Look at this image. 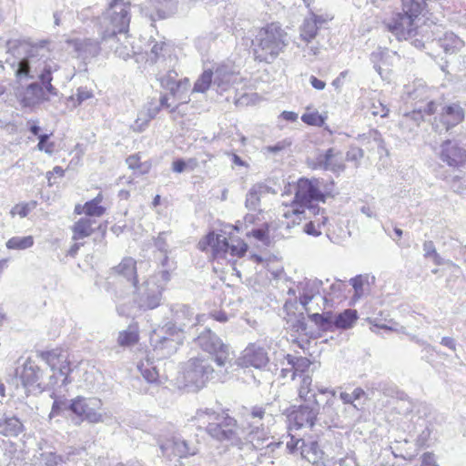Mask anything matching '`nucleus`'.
<instances>
[{
    "label": "nucleus",
    "mask_w": 466,
    "mask_h": 466,
    "mask_svg": "<svg viewBox=\"0 0 466 466\" xmlns=\"http://www.w3.org/2000/svg\"><path fill=\"white\" fill-rule=\"evenodd\" d=\"M378 390L385 396L393 397L397 393V387L390 382L381 381L378 383Z\"/></svg>",
    "instance_id": "nucleus-59"
},
{
    "label": "nucleus",
    "mask_w": 466,
    "mask_h": 466,
    "mask_svg": "<svg viewBox=\"0 0 466 466\" xmlns=\"http://www.w3.org/2000/svg\"><path fill=\"white\" fill-rule=\"evenodd\" d=\"M50 137V135L48 134H41L38 136V144H37V148L40 150V151H45L46 153H48V154H51L52 153V147H53V144H49L46 146V142L47 140L49 139Z\"/></svg>",
    "instance_id": "nucleus-62"
},
{
    "label": "nucleus",
    "mask_w": 466,
    "mask_h": 466,
    "mask_svg": "<svg viewBox=\"0 0 466 466\" xmlns=\"http://www.w3.org/2000/svg\"><path fill=\"white\" fill-rule=\"evenodd\" d=\"M228 244L226 237L215 233H209L203 241L199 242L202 249L208 246L212 248L215 257L223 256L228 252Z\"/></svg>",
    "instance_id": "nucleus-30"
},
{
    "label": "nucleus",
    "mask_w": 466,
    "mask_h": 466,
    "mask_svg": "<svg viewBox=\"0 0 466 466\" xmlns=\"http://www.w3.org/2000/svg\"><path fill=\"white\" fill-rule=\"evenodd\" d=\"M46 42L32 45L25 41H8L6 57L0 60V67L4 63L9 66L18 82L37 79L18 93L24 106H35L48 96H56L57 89L52 85L53 73L59 69L58 64L50 57V50Z\"/></svg>",
    "instance_id": "nucleus-1"
},
{
    "label": "nucleus",
    "mask_w": 466,
    "mask_h": 466,
    "mask_svg": "<svg viewBox=\"0 0 466 466\" xmlns=\"http://www.w3.org/2000/svg\"><path fill=\"white\" fill-rule=\"evenodd\" d=\"M213 86L218 92L228 90L237 80L238 75L228 66H219L213 73Z\"/></svg>",
    "instance_id": "nucleus-26"
},
{
    "label": "nucleus",
    "mask_w": 466,
    "mask_h": 466,
    "mask_svg": "<svg viewBox=\"0 0 466 466\" xmlns=\"http://www.w3.org/2000/svg\"><path fill=\"white\" fill-rule=\"evenodd\" d=\"M404 95L409 100L424 101L429 97V89L421 79L404 86Z\"/></svg>",
    "instance_id": "nucleus-35"
},
{
    "label": "nucleus",
    "mask_w": 466,
    "mask_h": 466,
    "mask_svg": "<svg viewBox=\"0 0 466 466\" xmlns=\"http://www.w3.org/2000/svg\"><path fill=\"white\" fill-rule=\"evenodd\" d=\"M207 433L219 442L242 449L244 441L239 436L238 421L228 413L221 412L214 422L207 427Z\"/></svg>",
    "instance_id": "nucleus-9"
},
{
    "label": "nucleus",
    "mask_w": 466,
    "mask_h": 466,
    "mask_svg": "<svg viewBox=\"0 0 466 466\" xmlns=\"http://www.w3.org/2000/svg\"><path fill=\"white\" fill-rule=\"evenodd\" d=\"M102 44L112 50L116 56L122 58L123 60H127L131 58L136 51L134 50V46L129 40V35H127V40L119 35H116V38L114 40H107L106 42H102Z\"/></svg>",
    "instance_id": "nucleus-27"
},
{
    "label": "nucleus",
    "mask_w": 466,
    "mask_h": 466,
    "mask_svg": "<svg viewBox=\"0 0 466 466\" xmlns=\"http://www.w3.org/2000/svg\"><path fill=\"white\" fill-rule=\"evenodd\" d=\"M389 50L387 48L379 47L376 51L372 52L370 55V59L374 64V69L379 73V75L382 77L381 67L377 64L379 60H381L383 56L388 54Z\"/></svg>",
    "instance_id": "nucleus-56"
},
{
    "label": "nucleus",
    "mask_w": 466,
    "mask_h": 466,
    "mask_svg": "<svg viewBox=\"0 0 466 466\" xmlns=\"http://www.w3.org/2000/svg\"><path fill=\"white\" fill-rule=\"evenodd\" d=\"M170 310L173 314L174 323L167 325L175 326L177 332H182L187 326H195L203 317L196 315L194 309L186 304L172 305Z\"/></svg>",
    "instance_id": "nucleus-18"
},
{
    "label": "nucleus",
    "mask_w": 466,
    "mask_h": 466,
    "mask_svg": "<svg viewBox=\"0 0 466 466\" xmlns=\"http://www.w3.org/2000/svg\"><path fill=\"white\" fill-rule=\"evenodd\" d=\"M275 419L270 403L254 405L246 408L243 412V432L245 433L246 442L252 445L256 450H265L258 456V461L269 452H274L279 449L283 441H271L270 425L274 424Z\"/></svg>",
    "instance_id": "nucleus-2"
},
{
    "label": "nucleus",
    "mask_w": 466,
    "mask_h": 466,
    "mask_svg": "<svg viewBox=\"0 0 466 466\" xmlns=\"http://www.w3.org/2000/svg\"><path fill=\"white\" fill-rule=\"evenodd\" d=\"M101 200L102 198L98 195L92 200L87 201L83 206L84 213L88 217H101L106 211V208L100 205Z\"/></svg>",
    "instance_id": "nucleus-46"
},
{
    "label": "nucleus",
    "mask_w": 466,
    "mask_h": 466,
    "mask_svg": "<svg viewBox=\"0 0 466 466\" xmlns=\"http://www.w3.org/2000/svg\"><path fill=\"white\" fill-rule=\"evenodd\" d=\"M268 352L264 347L250 343L243 350L241 362L246 367L251 366L256 369H262L268 363Z\"/></svg>",
    "instance_id": "nucleus-21"
},
{
    "label": "nucleus",
    "mask_w": 466,
    "mask_h": 466,
    "mask_svg": "<svg viewBox=\"0 0 466 466\" xmlns=\"http://www.w3.org/2000/svg\"><path fill=\"white\" fill-rule=\"evenodd\" d=\"M313 169H323L331 172H341L345 169L342 160V154L339 150L330 147L324 153H319L314 159L309 162Z\"/></svg>",
    "instance_id": "nucleus-16"
},
{
    "label": "nucleus",
    "mask_w": 466,
    "mask_h": 466,
    "mask_svg": "<svg viewBox=\"0 0 466 466\" xmlns=\"http://www.w3.org/2000/svg\"><path fill=\"white\" fill-rule=\"evenodd\" d=\"M346 288L345 283L340 280H336L332 284H330L329 290H326L322 288V297H320L321 305L317 302V306L320 310H324L329 301H332L334 298L341 297L344 289Z\"/></svg>",
    "instance_id": "nucleus-36"
},
{
    "label": "nucleus",
    "mask_w": 466,
    "mask_h": 466,
    "mask_svg": "<svg viewBox=\"0 0 466 466\" xmlns=\"http://www.w3.org/2000/svg\"><path fill=\"white\" fill-rule=\"evenodd\" d=\"M179 332L176 327L166 325L150 335V344L153 347L152 358L147 357L137 364V370L148 383H163L167 380L165 372L161 371L162 359L174 354L180 344Z\"/></svg>",
    "instance_id": "nucleus-4"
},
{
    "label": "nucleus",
    "mask_w": 466,
    "mask_h": 466,
    "mask_svg": "<svg viewBox=\"0 0 466 466\" xmlns=\"http://www.w3.org/2000/svg\"><path fill=\"white\" fill-rule=\"evenodd\" d=\"M358 319V313L355 309H345L342 312L334 315L333 314V330L348 329L353 327Z\"/></svg>",
    "instance_id": "nucleus-37"
},
{
    "label": "nucleus",
    "mask_w": 466,
    "mask_h": 466,
    "mask_svg": "<svg viewBox=\"0 0 466 466\" xmlns=\"http://www.w3.org/2000/svg\"><path fill=\"white\" fill-rule=\"evenodd\" d=\"M25 431L24 421L12 412H5L0 417V435L16 438Z\"/></svg>",
    "instance_id": "nucleus-23"
},
{
    "label": "nucleus",
    "mask_w": 466,
    "mask_h": 466,
    "mask_svg": "<svg viewBox=\"0 0 466 466\" xmlns=\"http://www.w3.org/2000/svg\"><path fill=\"white\" fill-rule=\"evenodd\" d=\"M288 44L287 33L277 23L261 28L252 41L255 58L271 63L283 52Z\"/></svg>",
    "instance_id": "nucleus-6"
},
{
    "label": "nucleus",
    "mask_w": 466,
    "mask_h": 466,
    "mask_svg": "<svg viewBox=\"0 0 466 466\" xmlns=\"http://www.w3.org/2000/svg\"><path fill=\"white\" fill-rule=\"evenodd\" d=\"M315 311L307 312L309 320L322 331H333V313L331 311L323 313Z\"/></svg>",
    "instance_id": "nucleus-38"
},
{
    "label": "nucleus",
    "mask_w": 466,
    "mask_h": 466,
    "mask_svg": "<svg viewBox=\"0 0 466 466\" xmlns=\"http://www.w3.org/2000/svg\"><path fill=\"white\" fill-rule=\"evenodd\" d=\"M248 250V245L241 239H231L228 244V252L233 257H243Z\"/></svg>",
    "instance_id": "nucleus-50"
},
{
    "label": "nucleus",
    "mask_w": 466,
    "mask_h": 466,
    "mask_svg": "<svg viewBox=\"0 0 466 466\" xmlns=\"http://www.w3.org/2000/svg\"><path fill=\"white\" fill-rule=\"evenodd\" d=\"M94 222L90 218H81L77 220L72 227L73 240L77 241L89 237L94 231L92 228Z\"/></svg>",
    "instance_id": "nucleus-39"
},
{
    "label": "nucleus",
    "mask_w": 466,
    "mask_h": 466,
    "mask_svg": "<svg viewBox=\"0 0 466 466\" xmlns=\"http://www.w3.org/2000/svg\"><path fill=\"white\" fill-rule=\"evenodd\" d=\"M304 214L310 218V220L304 225L303 231L309 236H320L321 228L324 227L328 221V218L324 215V210L318 208L315 210V213L306 212Z\"/></svg>",
    "instance_id": "nucleus-29"
},
{
    "label": "nucleus",
    "mask_w": 466,
    "mask_h": 466,
    "mask_svg": "<svg viewBox=\"0 0 466 466\" xmlns=\"http://www.w3.org/2000/svg\"><path fill=\"white\" fill-rule=\"evenodd\" d=\"M213 72L211 70H205L195 82L193 92H206L209 88L211 84H213Z\"/></svg>",
    "instance_id": "nucleus-47"
},
{
    "label": "nucleus",
    "mask_w": 466,
    "mask_h": 466,
    "mask_svg": "<svg viewBox=\"0 0 466 466\" xmlns=\"http://www.w3.org/2000/svg\"><path fill=\"white\" fill-rule=\"evenodd\" d=\"M440 46L446 54L457 52L463 45V42L452 32H447L444 36L438 40Z\"/></svg>",
    "instance_id": "nucleus-42"
},
{
    "label": "nucleus",
    "mask_w": 466,
    "mask_h": 466,
    "mask_svg": "<svg viewBox=\"0 0 466 466\" xmlns=\"http://www.w3.org/2000/svg\"><path fill=\"white\" fill-rule=\"evenodd\" d=\"M168 263H166L165 266L162 265V269L159 270L157 273L151 276L147 280L148 284H153V286H162L163 290L165 289V287L167 283L170 280L171 275V267L168 266Z\"/></svg>",
    "instance_id": "nucleus-45"
},
{
    "label": "nucleus",
    "mask_w": 466,
    "mask_h": 466,
    "mask_svg": "<svg viewBox=\"0 0 466 466\" xmlns=\"http://www.w3.org/2000/svg\"><path fill=\"white\" fill-rule=\"evenodd\" d=\"M137 262L132 258H125L115 268L116 272L130 282L131 287L137 288Z\"/></svg>",
    "instance_id": "nucleus-33"
},
{
    "label": "nucleus",
    "mask_w": 466,
    "mask_h": 466,
    "mask_svg": "<svg viewBox=\"0 0 466 466\" xmlns=\"http://www.w3.org/2000/svg\"><path fill=\"white\" fill-rule=\"evenodd\" d=\"M323 284V281L319 279H305L297 284L296 290L290 289L289 294L295 295L298 292L299 302L306 312L319 310L317 304H313V300H320Z\"/></svg>",
    "instance_id": "nucleus-14"
},
{
    "label": "nucleus",
    "mask_w": 466,
    "mask_h": 466,
    "mask_svg": "<svg viewBox=\"0 0 466 466\" xmlns=\"http://www.w3.org/2000/svg\"><path fill=\"white\" fill-rule=\"evenodd\" d=\"M66 44L76 53L77 57L86 59L99 54L102 42L89 37H76L67 39Z\"/></svg>",
    "instance_id": "nucleus-20"
},
{
    "label": "nucleus",
    "mask_w": 466,
    "mask_h": 466,
    "mask_svg": "<svg viewBox=\"0 0 466 466\" xmlns=\"http://www.w3.org/2000/svg\"><path fill=\"white\" fill-rule=\"evenodd\" d=\"M425 7V0H402V12L394 14L385 22L387 30L398 40H410L416 48H422L431 38L428 25H420Z\"/></svg>",
    "instance_id": "nucleus-3"
},
{
    "label": "nucleus",
    "mask_w": 466,
    "mask_h": 466,
    "mask_svg": "<svg viewBox=\"0 0 466 466\" xmlns=\"http://www.w3.org/2000/svg\"><path fill=\"white\" fill-rule=\"evenodd\" d=\"M464 119V110L459 104H451L443 107L441 116V121L444 126L445 131L457 126Z\"/></svg>",
    "instance_id": "nucleus-28"
},
{
    "label": "nucleus",
    "mask_w": 466,
    "mask_h": 466,
    "mask_svg": "<svg viewBox=\"0 0 466 466\" xmlns=\"http://www.w3.org/2000/svg\"><path fill=\"white\" fill-rule=\"evenodd\" d=\"M313 201L325 202V195L319 189V181L308 178L299 179L295 192V203L299 206V208H294L293 213H315V210L319 208L313 205Z\"/></svg>",
    "instance_id": "nucleus-11"
},
{
    "label": "nucleus",
    "mask_w": 466,
    "mask_h": 466,
    "mask_svg": "<svg viewBox=\"0 0 466 466\" xmlns=\"http://www.w3.org/2000/svg\"><path fill=\"white\" fill-rule=\"evenodd\" d=\"M160 110L161 108L160 106H158L157 101L155 99L148 101L144 110H141L137 115V118L135 123L137 129L138 131L144 130L149 121L155 118Z\"/></svg>",
    "instance_id": "nucleus-31"
},
{
    "label": "nucleus",
    "mask_w": 466,
    "mask_h": 466,
    "mask_svg": "<svg viewBox=\"0 0 466 466\" xmlns=\"http://www.w3.org/2000/svg\"><path fill=\"white\" fill-rule=\"evenodd\" d=\"M291 146V141L289 139H283L277 142L274 145L267 146L263 148L264 153H271L273 155H279L282 151L286 150Z\"/></svg>",
    "instance_id": "nucleus-55"
},
{
    "label": "nucleus",
    "mask_w": 466,
    "mask_h": 466,
    "mask_svg": "<svg viewBox=\"0 0 466 466\" xmlns=\"http://www.w3.org/2000/svg\"><path fill=\"white\" fill-rule=\"evenodd\" d=\"M286 360L289 365H290V370H293L291 379L294 380L298 374L304 373L310 366V360L306 357H296L290 354L286 356Z\"/></svg>",
    "instance_id": "nucleus-44"
},
{
    "label": "nucleus",
    "mask_w": 466,
    "mask_h": 466,
    "mask_svg": "<svg viewBox=\"0 0 466 466\" xmlns=\"http://www.w3.org/2000/svg\"><path fill=\"white\" fill-rule=\"evenodd\" d=\"M217 372L205 358H191L183 368V379L187 387L195 390L202 389L208 381L216 378Z\"/></svg>",
    "instance_id": "nucleus-10"
},
{
    "label": "nucleus",
    "mask_w": 466,
    "mask_h": 466,
    "mask_svg": "<svg viewBox=\"0 0 466 466\" xmlns=\"http://www.w3.org/2000/svg\"><path fill=\"white\" fill-rule=\"evenodd\" d=\"M42 376L40 368L30 359H28L23 365V370L20 373V380L25 389L35 388L42 390L39 380Z\"/></svg>",
    "instance_id": "nucleus-24"
},
{
    "label": "nucleus",
    "mask_w": 466,
    "mask_h": 466,
    "mask_svg": "<svg viewBox=\"0 0 466 466\" xmlns=\"http://www.w3.org/2000/svg\"><path fill=\"white\" fill-rule=\"evenodd\" d=\"M299 397L304 402H311L312 404H317V402H319L317 400L316 390L312 385V378L310 376H303L299 389Z\"/></svg>",
    "instance_id": "nucleus-40"
},
{
    "label": "nucleus",
    "mask_w": 466,
    "mask_h": 466,
    "mask_svg": "<svg viewBox=\"0 0 466 466\" xmlns=\"http://www.w3.org/2000/svg\"><path fill=\"white\" fill-rule=\"evenodd\" d=\"M167 232L166 231H163V232H160L158 234V236L157 237V238L155 239V246L156 248L162 253H164V258L162 260V263L163 266L166 265V263L168 262V257H167V253H168V245L167 243Z\"/></svg>",
    "instance_id": "nucleus-52"
},
{
    "label": "nucleus",
    "mask_w": 466,
    "mask_h": 466,
    "mask_svg": "<svg viewBox=\"0 0 466 466\" xmlns=\"http://www.w3.org/2000/svg\"><path fill=\"white\" fill-rule=\"evenodd\" d=\"M318 18L315 15L306 17L300 25V37L305 42H310L317 35L319 30Z\"/></svg>",
    "instance_id": "nucleus-43"
},
{
    "label": "nucleus",
    "mask_w": 466,
    "mask_h": 466,
    "mask_svg": "<svg viewBox=\"0 0 466 466\" xmlns=\"http://www.w3.org/2000/svg\"><path fill=\"white\" fill-rule=\"evenodd\" d=\"M135 303L140 309L149 310L157 308L162 299L163 287L153 286L147 280L142 286L136 288Z\"/></svg>",
    "instance_id": "nucleus-15"
},
{
    "label": "nucleus",
    "mask_w": 466,
    "mask_h": 466,
    "mask_svg": "<svg viewBox=\"0 0 466 466\" xmlns=\"http://www.w3.org/2000/svg\"><path fill=\"white\" fill-rule=\"evenodd\" d=\"M270 187L263 183H258L252 186L246 197V208L256 211L260 206V198L269 193Z\"/></svg>",
    "instance_id": "nucleus-32"
},
{
    "label": "nucleus",
    "mask_w": 466,
    "mask_h": 466,
    "mask_svg": "<svg viewBox=\"0 0 466 466\" xmlns=\"http://www.w3.org/2000/svg\"><path fill=\"white\" fill-rule=\"evenodd\" d=\"M39 355L53 371V375L49 378L51 386L57 384V376L63 377L62 385L66 386L71 382L68 379L71 368L66 350L57 348L48 351H41Z\"/></svg>",
    "instance_id": "nucleus-13"
},
{
    "label": "nucleus",
    "mask_w": 466,
    "mask_h": 466,
    "mask_svg": "<svg viewBox=\"0 0 466 466\" xmlns=\"http://www.w3.org/2000/svg\"><path fill=\"white\" fill-rule=\"evenodd\" d=\"M339 405L334 398L327 399L325 404L321 408V411L319 410V420L323 419V422L327 425H338L339 421Z\"/></svg>",
    "instance_id": "nucleus-34"
},
{
    "label": "nucleus",
    "mask_w": 466,
    "mask_h": 466,
    "mask_svg": "<svg viewBox=\"0 0 466 466\" xmlns=\"http://www.w3.org/2000/svg\"><path fill=\"white\" fill-rule=\"evenodd\" d=\"M326 117L319 114V112L305 113L301 116V120L310 126L322 127L325 123Z\"/></svg>",
    "instance_id": "nucleus-53"
},
{
    "label": "nucleus",
    "mask_w": 466,
    "mask_h": 466,
    "mask_svg": "<svg viewBox=\"0 0 466 466\" xmlns=\"http://www.w3.org/2000/svg\"><path fill=\"white\" fill-rule=\"evenodd\" d=\"M420 466H440L436 463L435 456L432 453L425 452L421 456Z\"/></svg>",
    "instance_id": "nucleus-64"
},
{
    "label": "nucleus",
    "mask_w": 466,
    "mask_h": 466,
    "mask_svg": "<svg viewBox=\"0 0 466 466\" xmlns=\"http://www.w3.org/2000/svg\"><path fill=\"white\" fill-rule=\"evenodd\" d=\"M147 61L157 65L160 84L170 92L173 97L177 96L180 88L187 89L189 86L187 78L177 80L178 76L176 71L177 57L172 54L171 47L165 42H155L152 45L147 54Z\"/></svg>",
    "instance_id": "nucleus-5"
},
{
    "label": "nucleus",
    "mask_w": 466,
    "mask_h": 466,
    "mask_svg": "<svg viewBox=\"0 0 466 466\" xmlns=\"http://www.w3.org/2000/svg\"><path fill=\"white\" fill-rule=\"evenodd\" d=\"M170 96H172L170 93L161 95L157 104L160 106V108L168 109L170 113H175L177 110L179 104L173 105L172 103H169Z\"/></svg>",
    "instance_id": "nucleus-58"
},
{
    "label": "nucleus",
    "mask_w": 466,
    "mask_h": 466,
    "mask_svg": "<svg viewBox=\"0 0 466 466\" xmlns=\"http://www.w3.org/2000/svg\"><path fill=\"white\" fill-rule=\"evenodd\" d=\"M196 344L204 351L213 356L218 367H226L230 363L229 346L222 342L209 329H205L196 339Z\"/></svg>",
    "instance_id": "nucleus-12"
},
{
    "label": "nucleus",
    "mask_w": 466,
    "mask_h": 466,
    "mask_svg": "<svg viewBox=\"0 0 466 466\" xmlns=\"http://www.w3.org/2000/svg\"><path fill=\"white\" fill-rule=\"evenodd\" d=\"M162 455L171 460V457L179 459L195 455L198 449L195 445H190L186 440L174 436L165 443L160 445Z\"/></svg>",
    "instance_id": "nucleus-17"
},
{
    "label": "nucleus",
    "mask_w": 466,
    "mask_h": 466,
    "mask_svg": "<svg viewBox=\"0 0 466 466\" xmlns=\"http://www.w3.org/2000/svg\"><path fill=\"white\" fill-rule=\"evenodd\" d=\"M130 5L124 0H111L105 13L106 29L102 32L101 41L114 40L119 35L127 40L130 24Z\"/></svg>",
    "instance_id": "nucleus-7"
},
{
    "label": "nucleus",
    "mask_w": 466,
    "mask_h": 466,
    "mask_svg": "<svg viewBox=\"0 0 466 466\" xmlns=\"http://www.w3.org/2000/svg\"><path fill=\"white\" fill-rule=\"evenodd\" d=\"M34 245L32 236L13 237L6 242V248L9 249H26Z\"/></svg>",
    "instance_id": "nucleus-48"
},
{
    "label": "nucleus",
    "mask_w": 466,
    "mask_h": 466,
    "mask_svg": "<svg viewBox=\"0 0 466 466\" xmlns=\"http://www.w3.org/2000/svg\"><path fill=\"white\" fill-rule=\"evenodd\" d=\"M102 407L103 403L98 398L77 396L69 400L68 411L71 412L72 422L79 426L85 420L90 423L102 422Z\"/></svg>",
    "instance_id": "nucleus-8"
},
{
    "label": "nucleus",
    "mask_w": 466,
    "mask_h": 466,
    "mask_svg": "<svg viewBox=\"0 0 466 466\" xmlns=\"http://www.w3.org/2000/svg\"><path fill=\"white\" fill-rule=\"evenodd\" d=\"M368 281L367 277L358 275L350 279V283L354 289V298L360 299L364 295V284Z\"/></svg>",
    "instance_id": "nucleus-54"
},
{
    "label": "nucleus",
    "mask_w": 466,
    "mask_h": 466,
    "mask_svg": "<svg viewBox=\"0 0 466 466\" xmlns=\"http://www.w3.org/2000/svg\"><path fill=\"white\" fill-rule=\"evenodd\" d=\"M319 413V404L304 402L299 405L290 415V420L294 422L297 428H312L318 420Z\"/></svg>",
    "instance_id": "nucleus-19"
},
{
    "label": "nucleus",
    "mask_w": 466,
    "mask_h": 466,
    "mask_svg": "<svg viewBox=\"0 0 466 466\" xmlns=\"http://www.w3.org/2000/svg\"><path fill=\"white\" fill-rule=\"evenodd\" d=\"M35 457L38 461L39 464H44L46 466H56L59 462L63 461L61 456L56 455L52 451L41 452L39 457Z\"/></svg>",
    "instance_id": "nucleus-51"
},
{
    "label": "nucleus",
    "mask_w": 466,
    "mask_h": 466,
    "mask_svg": "<svg viewBox=\"0 0 466 466\" xmlns=\"http://www.w3.org/2000/svg\"><path fill=\"white\" fill-rule=\"evenodd\" d=\"M405 118L407 120H412L415 122L416 126H419L420 122L424 120V114L422 112V107H418L413 109L411 112L405 114Z\"/></svg>",
    "instance_id": "nucleus-61"
},
{
    "label": "nucleus",
    "mask_w": 466,
    "mask_h": 466,
    "mask_svg": "<svg viewBox=\"0 0 466 466\" xmlns=\"http://www.w3.org/2000/svg\"><path fill=\"white\" fill-rule=\"evenodd\" d=\"M364 157V151L359 147H350L346 153V159L348 161L359 163V161Z\"/></svg>",
    "instance_id": "nucleus-57"
},
{
    "label": "nucleus",
    "mask_w": 466,
    "mask_h": 466,
    "mask_svg": "<svg viewBox=\"0 0 466 466\" xmlns=\"http://www.w3.org/2000/svg\"><path fill=\"white\" fill-rule=\"evenodd\" d=\"M68 404L69 401L67 400H55L49 415L50 418L59 415L62 410H68Z\"/></svg>",
    "instance_id": "nucleus-60"
},
{
    "label": "nucleus",
    "mask_w": 466,
    "mask_h": 466,
    "mask_svg": "<svg viewBox=\"0 0 466 466\" xmlns=\"http://www.w3.org/2000/svg\"><path fill=\"white\" fill-rule=\"evenodd\" d=\"M138 341V333L137 329L129 327L128 329L119 332L117 342L120 346H131Z\"/></svg>",
    "instance_id": "nucleus-49"
},
{
    "label": "nucleus",
    "mask_w": 466,
    "mask_h": 466,
    "mask_svg": "<svg viewBox=\"0 0 466 466\" xmlns=\"http://www.w3.org/2000/svg\"><path fill=\"white\" fill-rule=\"evenodd\" d=\"M221 412H217L213 409L201 408L196 411L195 416L192 418L193 421H196L199 428H205L218 420V417Z\"/></svg>",
    "instance_id": "nucleus-41"
},
{
    "label": "nucleus",
    "mask_w": 466,
    "mask_h": 466,
    "mask_svg": "<svg viewBox=\"0 0 466 466\" xmlns=\"http://www.w3.org/2000/svg\"><path fill=\"white\" fill-rule=\"evenodd\" d=\"M439 156L451 167H460L466 161V151L451 140H446L441 145Z\"/></svg>",
    "instance_id": "nucleus-22"
},
{
    "label": "nucleus",
    "mask_w": 466,
    "mask_h": 466,
    "mask_svg": "<svg viewBox=\"0 0 466 466\" xmlns=\"http://www.w3.org/2000/svg\"><path fill=\"white\" fill-rule=\"evenodd\" d=\"M90 97H92V92L88 89L79 87L76 90V100L77 102V105H81L84 101L89 99Z\"/></svg>",
    "instance_id": "nucleus-63"
},
{
    "label": "nucleus",
    "mask_w": 466,
    "mask_h": 466,
    "mask_svg": "<svg viewBox=\"0 0 466 466\" xmlns=\"http://www.w3.org/2000/svg\"><path fill=\"white\" fill-rule=\"evenodd\" d=\"M300 454L303 459L316 466H325L324 452L317 441L308 440L302 441L299 446Z\"/></svg>",
    "instance_id": "nucleus-25"
}]
</instances>
